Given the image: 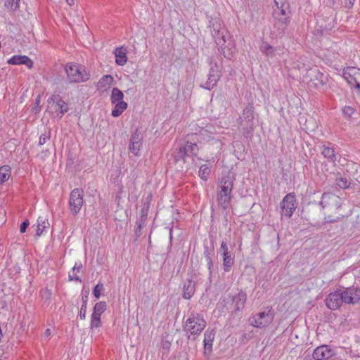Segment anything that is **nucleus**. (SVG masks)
Here are the masks:
<instances>
[{
  "mask_svg": "<svg viewBox=\"0 0 360 360\" xmlns=\"http://www.w3.org/2000/svg\"><path fill=\"white\" fill-rule=\"evenodd\" d=\"M319 205L324 214L323 224L337 222L344 217L338 212L342 206V200L334 193H324L321 196Z\"/></svg>",
  "mask_w": 360,
  "mask_h": 360,
  "instance_id": "nucleus-1",
  "label": "nucleus"
},
{
  "mask_svg": "<svg viewBox=\"0 0 360 360\" xmlns=\"http://www.w3.org/2000/svg\"><path fill=\"white\" fill-rule=\"evenodd\" d=\"M236 173L229 171L227 174L218 180L216 200L218 206L226 210L233 198V189L236 181Z\"/></svg>",
  "mask_w": 360,
  "mask_h": 360,
  "instance_id": "nucleus-2",
  "label": "nucleus"
},
{
  "mask_svg": "<svg viewBox=\"0 0 360 360\" xmlns=\"http://www.w3.org/2000/svg\"><path fill=\"white\" fill-rule=\"evenodd\" d=\"M207 326L203 316L198 313L192 312L185 321L184 330L188 339L195 340Z\"/></svg>",
  "mask_w": 360,
  "mask_h": 360,
  "instance_id": "nucleus-3",
  "label": "nucleus"
},
{
  "mask_svg": "<svg viewBox=\"0 0 360 360\" xmlns=\"http://www.w3.org/2000/svg\"><path fill=\"white\" fill-rule=\"evenodd\" d=\"M65 71L70 83L84 82L90 78L89 72L83 65L79 64L68 63L65 66Z\"/></svg>",
  "mask_w": 360,
  "mask_h": 360,
  "instance_id": "nucleus-4",
  "label": "nucleus"
},
{
  "mask_svg": "<svg viewBox=\"0 0 360 360\" xmlns=\"http://www.w3.org/2000/svg\"><path fill=\"white\" fill-rule=\"evenodd\" d=\"M209 27L217 45L224 46L226 43L229 34L223 22L220 19H212L210 20Z\"/></svg>",
  "mask_w": 360,
  "mask_h": 360,
  "instance_id": "nucleus-5",
  "label": "nucleus"
},
{
  "mask_svg": "<svg viewBox=\"0 0 360 360\" xmlns=\"http://www.w3.org/2000/svg\"><path fill=\"white\" fill-rule=\"evenodd\" d=\"M327 76L322 73L316 67L307 70L303 81L309 88L319 89L326 84Z\"/></svg>",
  "mask_w": 360,
  "mask_h": 360,
  "instance_id": "nucleus-6",
  "label": "nucleus"
},
{
  "mask_svg": "<svg viewBox=\"0 0 360 360\" xmlns=\"http://www.w3.org/2000/svg\"><path fill=\"white\" fill-rule=\"evenodd\" d=\"M254 105L248 103L240 116L239 126L244 135H248L254 131Z\"/></svg>",
  "mask_w": 360,
  "mask_h": 360,
  "instance_id": "nucleus-7",
  "label": "nucleus"
},
{
  "mask_svg": "<svg viewBox=\"0 0 360 360\" xmlns=\"http://www.w3.org/2000/svg\"><path fill=\"white\" fill-rule=\"evenodd\" d=\"M197 136V134L188 136V140L184 146L179 147L175 155L176 162L181 160H184L186 156H196L198 155L199 148L196 143L192 142V141H195Z\"/></svg>",
  "mask_w": 360,
  "mask_h": 360,
  "instance_id": "nucleus-8",
  "label": "nucleus"
},
{
  "mask_svg": "<svg viewBox=\"0 0 360 360\" xmlns=\"http://www.w3.org/2000/svg\"><path fill=\"white\" fill-rule=\"evenodd\" d=\"M123 98L124 94L121 90L117 87L112 89L110 101L115 105V108L111 112L112 117H119L127 109V103L124 101Z\"/></svg>",
  "mask_w": 360,
  "mask_h": 360,
  "instance_id": "nucleus-9",
  "label": "nucleus"
},
{
  "mask_svg": "<svg viewBox=\"0 0 360 360\" xmlns=\"http://www.w3.org/2000/svg\"><path fill=\"white\" fill-rule=\"evenodd\" d=\"M210 68L207 75V79L203 85L200 86L207 90L214 89L221 77V66L217 62H214L212 58H210Z\"/></svg>",
  "mask_w": 360,
  "mask_h": 360,
  "instance_id": "nucleus-10",
  "label": "nucleus"
},
{
  "mask_svg": "<svg viewBox=\"0 0 360 360\" xmlns=\"http://www.w3.org/2000/svg\"><path fill=\"white\" fill-rule=\"evenodd\" d=\"M276 4L278 5L276 1ZM289 13L288 6L285 4H282L280 8L277 6V9L274 11L273 15L276 21L275 24L278 25V29L282 32L284 31L290 21Z\"/></svg>",
  "mask_w": 360,
  "mask_h": 360,
  "instance_id": "nucleus-11",
  "label": "nucleus"
},
{
  "mask_svg": "<svg viewBox=\"0 0 360 360\" xmlns=\"http://www.w3.org/2000/svg\"><path fill=\"white\" fill-rule=\"evenodd\" d=\"M343 78L356 92H360V69L356 67H347L343 70Z\"/></svg>",
  "mask_w": 360,
  "mask_h": 360,
  "instance_id": "nucleus-12",
  "label": "nucleus"
},
{
  "mask_svg": "<svg viewBox=\"0 0 360 360\" xmlns=\"http://www.w3.org/2000/svg\"><path fill=\"white\" fill-rule=\"evenodd\" d=\"M274 313L269 309L267 311L256 314L252 317L251 325L255 328H263L269 326L274 321Z\"/></svg>",
  "mask_w": 360,
  "mask_h": 360,
  "instance_id": "nucleus-13",
  "label": "nucleus"
},
{
  "mask_svg": "<svg viewBox=\"0 0 360 360\" xmlns=\"http://www.w3.org/2000/svg\"><path fill=\"white\" fill-rule=\"evenodd\" d=\"M84 191L80 188H75L70 194L69 207L73 215L79 213L84 204Z\"/></svg>",
  "mask_w": 360,
  "mask_h": 360,
  "instance_id": "nucleus-14",
  "label": "nucleus"
},
{
  "mask_svg": "<svg viewBox=\"0 0 360 360\" xmlns=\"http://www.w3.org/2000/svg\"><path fill=\"white\" fill-rule=\"evenodd\" d=\"M247 300V295L243 290L231 297V303L227 306V310L237 314L243 309Z\"/></svg>",
  "mask_w": 360,
  "mask_h": 360,
  "instance_id": "nucleus-15",
  "label": "nucleus"
},
{
  "mask_svg": "<svg viewBox=\"0 0 360 360\" xmlns=\"http://www.w3.org/2000/svg\"><path fill=\"white\" fill-rule=\"evenodd\" d=\"M296 199L293 193L287 194L281 202V208L283 214L286 217H290L296 209Z\"/></svg>",
  "mask_w": 360,
  "mask_h": 360,
  "instance_id": "nucleus-16",
  "label": "nucleus"
},
{
  "mask_svg": "<svg viewBox=\"0 0 360 360\" xmlns=\"http://www.w3.org/2000/svg\"><path fill=\"white\" fill-rule=\"evenodd\" d=\"M47 102L54 106L56 116L59 118H61L63 115L68 111L69 108L68 104L58 94L51 96L49 98Z\"/></svg>",
  "mask_w": 360,
  "mask_h": 360,
  "instance_id": "nucleus-17",
  "label": "nucleus"
},
{
  "mask_svg": "<svg viewBox=\"0 0 360 360\" xmlns=\"http://www.w3.org/2000/svg\"><path fill=\"white\" fill-rule=\"evenodd\" d=\"M345 301L341 295V290L330 293L326 299V304L331 310L338 309Z\"/></svg>",
  "mask_w": 360,
  "mask_h": 360,
  "instance_id": "nucleus-18",
  "label": "nucleus"
},
{
  "mask_svg": "<svg viewBox=\"0 0 360 360\" xmlns=\"http://www.w3.org/2000/svg\"><path fill=\"white\" fill-rule=\"evenodd\" d=\"M341 295L345 303L354 304L360 300V289L356 287L347 288L344 290H341Z\"/></svg>",
  "mask_w": 360,
  "mask_h": 360,
  "instance_id": "nucleus-19",
  "label": "nucleus"
},
{
  "mask_svg": "<svg viewBox=\"0 0 360 360\" xmlns=\"http://www.w3.org/2000/svg\"><path fill=\"white\" fill-rule=\"evenodd\" d=\"M334 351L328 345H323L317 347L313 352L314 360H327L334 355Z\"/></svg>",
  "mask_w": 360,
  "mask_h": 360,
  "instance_id": "nucleus-20",
  "label": "nucleus"
},
{
  "mask_svg": "<svg viewBox=\"0 0 360 360\" xmlns=\"http://www.w3.org/2000/svg\"><path fill=\"white\" fill-rule=\"evenodd\" d=\"M143 136L141 132L136 130L135 132L131 135L130 138V142L129 146V150L135 155H138V153L142 146Z\"/></svg>",
  "mask_w": 360,
  "mask_h": 360,
  "instance_id": "nucleus-21",
  "label": "nucleus"
},
{
  "mask_svg": "<svg viewBox=\"0 0 360 360\" xmlns=\"http://www.w3.org/2000/svg\"><path fill=\"white\" fill-rule=\"evenodd\" d=\"M333 146V144L330 142L323 143L321 147V152L323 156L330 162L335 163L337 160V157Z\"/></svg>",
  "mask_w": 360,
  "mask_h": 360,
  "instance_id": "nucleus-22",
  "label": "nucleus"
},
{
  "mask_svg": "<svg viewBox=\"0 0 360 360\" xmlns=\"http://www.w3.org/2000/svg\"><path fill=\"white\" fill-rule=\"evenodd\" d=\"M227 44H224V46H220L223 56L229 59H232L236 52V44L233 41L231 40L229 37L227 38Z\"/></svg>",
  "mask_w": 360,
  "mask_h": 360,
  "instance_id": "nucleus-23",
  "label": "nucleus"
},
{
  "mask_svg": "<svg viewBox=\"0 0 360 360\" xmlns=\"http://www.w3.org/2000/svg\"><path fill=\"white\" fill-rule=\"evenodd\" d=\"M7 63L11 65H25L30 69L33 67V61L27 56H13Z\"/></svg>",
  "mask_w": 360,
  "mask_h": 360,
  "instance_id": "nucleus-24",
  "label": "nucleus"
},
{
  "mask_svg": "<svg viewBox=\"0 0 360 360\" xmlns=\"http://www.w3.org/2000/svg\"><path fill=\"white\" fill-rule=\"evenodd\" d=\"M195 281L187 279L184 285L182 297L186 300L191 299L195 292Z\"/></svg>",
  "mask_w": 360,
  "mask_h": 360,
  "instance_id": "nucleus-25",
  "label": "nucleus"
},
{
  "mask_svg": "<svg viewBox=\"0 0 360 360\" xmlns=\"http://www.w3.org/2000/svg\"><path fill=\"white\" fill-rule=\"evenodd\" d=\"M215 337V331L214 330H207L204 334V349L205 352H210L212 348V342Z\"/></svg>",
  "mask_w": 360,
  "mask_h": 360,
  "instance_id": "nucleus-26",
  "label": "nucleus"
},
{
  "mask_svg": "<svg viewBox=\"0 0 360 360\" xmlns=\"http://www.w3.org/2000/svg\"><path fill=\"white\" fill-rule=\"evenodd\" d=\"M116 58V63L119 65H124L127 61V49L123 46L117 48L114 51Z\"/></svg>",
  "mask_w": 360,
  "mask_h": 360,
  "instance_id": "nucleus-27",
  "label": "nucleus"
},
{
  "mask_svg": "<svg viewBox=\"0 0 360 360\" xmlns=\"http://www.w3.org/2000/svg\"><path fill=\"white\" fill-rule=\"evenodd\" d=\"M214 253L213 248H210L207 245H204V251L203 255L205 258L207 268L210 271V275L212 274V269L214 267L213 262H212V255Z\"/></svg>",
  "mask_w": 360,
  "mask_h": 360,
  "instance_id": "nucleus-28",
  "label": "nucleus"
},
{
  "mask_svg": "<svg viewBox=\"0 0 360 360\" xmlns=\"http://www.w3.org/2000/svg\"><path fill=\"white\" fill-rule=\"evenodd\" d=\"M223 269L224 271L229 272L234 264V257L230 252H222Z\"/></svg>",
  "mask_w": 360,
  "mask_h": 360,
  "instance_id": "nucleus-29",
  "label": "nucleus"
},
{
  "mask_svg": "<svg viewBox=\"0 0 360 360\" xmlns=\"http://www.w3.org/2000/svg\"><path fill=\"white\" fill-rule=\"evenodd\" d=\"M113 82L114 79L112 76L110 75H105L103 76L98 81L97 88L98 90H105L110 86Z\"/></svg>",
  "mask_w": 360,
  "mask_h": 360,
  "instance_id": "nucleus-30",
  "label": "nucleus"
},
{
  "mask_svg": "<svg viewBox=\"0 0 360 360\" xmlns=\"http://www.w3.org/2000/svg\"><path fill=\"white\" fill-rule=\"evenodd\" d=\"M49 222L47 219L44 217H39L37 219V236H40L44 231L49 228Z\"/></svg>",
  "mask_w": 360,
  "mask_h": 360,
  "instance_id": "nucleus-31",
  "label": "nucleus"
},
{
  "mask_svg": "<svg viewBox=\"0 0 360 360\" xmlns=\"http://www.w3.org/2000/svg\"><path fill=\"white\" fill-rule=\"evenodd\" d=\"M335 184L342 189L349 188L351 185V179L349 177L339 175L335 178Z\"/></svg>",
  "mask_w": 360,
  "mask_h": 360,
  "instance_id": "nucleus-32",
  "label": "nucleus"
},
{
  "mask_svg": "<svg viewBox=\"0 0 360 360\" xmlns=\"http://www.w3.org/2000/svg\"><path fill=\"white\" fill-rule=\"evenodd\" d=\"M148 213V206H144L141 209L139 218L136 221V224H139V228H143L146 225Z\"/></svg>",
  "mask_w": 360,
  "mask_h": 360,
  "instance_id": "nucleus-33",
  "label": "nucleus"
},
{
  "mask_svg": "<svg viewBox=\"0 0 360 360\" xmlns=\"http://www.w3.org/2000/svg\"><path fill=\"white\" fill-rule=\"evenodd\" d=\"M260 51L268 57H273L275 55V49L267 42L263 41L260 46Z\"/></svg>",
  "mask_w": 360,
  "mask_h": 360,
  "instance_id": "nucleus-34",
  "label": "nucleus"
},
{
  "mask_svg": "<svg viewBox=\"0 0 360 360\" xmlns=\"http://www.w3.org/2000/svg\"><path fill=\"white\" fill-rule=\"evenodd\" d=\"M11 167L8 165H4L0 167V182L6 181L11 176Z\"/></svg>",
  "mask_w": 360,
  "mask_h": 360,
  "instance_id": "nucleus-35",
  "label": "nucleus"
},
{
  "mask_svg": "<svg viewBox=\"0 0 360 360\" xmlns=\"http://www.w3.org/2000/svg\"><path fill=\"white\" fill-rule=\"evenodd\" d=\"M106 310V303L99 302L96 303L94 307V311L91 315L101 317V314Z\"/></svg>",
  "mask_w": 360,
  "mask_h": 360,
  "instance_id": "nucleus-36",
  "label": "nucleus"
},
{
  "mask_svg": "<svg viewBox=\"0 0 360 360\" xmlns=\"http://www.w3.org/2000/svg\"><path fill=\"white\" fill-rule=\"evenodd\" d=\"M211 169L207 165H202L199 169V176L204 181H207L210 175Z\"/></svg>",
  "mask_w": 360,
  "mask_h": 360,
  "instance_id": "nucleus-37",
  "label": "nucleus"
},
{
  "mask_svg": "<svg viewBox=\"0 0 360 360\" xmlns=\"http://www.w3.org/2000/svg\"><path fill=\"white\" fill-rule=\"evenodd\" d=\"M82 307L80 309L79 316L81 319H85L86 307H87V302H88V292L86 293V295L82 296Z\"/></svg>",
  "mask_w": 360,
  "mask_h": 360,
  "instance_id": "nucleus-38",
  "label": "nucleus"
},
{
  "mask_svg": "<svg viewBox=\"0 0 360 360\" xmlns=\"http://www.w3.org/2000/svg\"><path fill=\"white\" fill-rule=\"evenodd\" d=\"M20 1V0H6L4 6L9 11L13 12L19 8Z\"/></svg>",
  "mask_w": 360,
  "mask_h": 360,
  "instance_id": "nucleus-39",
  "label": "nucleus"
},
{
  "mask_svg": "<svg viewBox=\"0 0 360 360\" xmlns=\"http://www.w3.org/2000/svg\"><path fill=\"white\" fill-rule=\"evenodd\" d=\"M342 114L345 118H351L355 113V110L352 106H345L342 109Z\"/></svg>",
  "mask_w": 360,
  "mask_h": 360,
  "instance_id": "nucleus-40",
  "label": "nucleus"
},
{
  "mask_svg": "<svg viewBox=\"0 0 360 360\" xmlns=\"http://www.w3.org/2000/svg\"><path fill=\"white\" fill-rule=\"evenodd\" d=\"M51 139V132L50 131H45L43 134L39 136V145H44L48 140Z\"/></svg>",
  "mask_w": 360,
  "mask_h": 360,
  "instance_id": "nucleus-41",
  "label": "nucleus"
},
{
  "mask_svg": "<svg viewBox=\"0 0 360 360\" xmlns=\"http://www.w3.org/2000/svg\"><path fill=\"white\" fill-rule=\"evenodd\" d=\"M90 325L91 328H99L101 326V317L91 315Z\"/></svg>",
  "mask_w": 360,
  "mask_h": 360,
  "instance_id": "nucleus-42",
  "label": "nucleus"
},
{
  "mask_svg": "<svg viewBox=\"0 0 360 360\" xmlns=\"http://www.w3.org/2000/svg\"><path fill=\"white\" fill-rule=\"evenodd\" d=\"M103 290V284H97L93 290V294L95 296L96 298L98 299L101 296V292Z\"/></svg>",
  "mask_w": 360,
  "mask_h": 360,
  "instance_id": "nucleus-43",
  "label": "nucleus"
},
{
  "mask_svg": "<svg viewBox=\"0 0 360 360\" xmlns=\"http://www.w3.org/2000/svg\"><path fill=\"white\" fill-rule=\"evenodd\" d=\"M39 104H40V98H39V96H38L36 99L34 106L32 108V112L37 114L38 112H40L41 108L39 106Z\"/></svg>",
  "mask_w": 360,
  "mask_h": 360,
  "instance_id": "nucleus-44",
  "label": "nucleus"
},
{
  "mask_svg": "<svg viewBox=\"0 0 360 360\" xmlns=\"http://www.w3.org/2000/svg\"><path fill=\"white\" fill-rule=\"evenodd\" d=\"M30 223L27 219L25 220L21 224L20 227V231L21 233H25Z\"/></svg>",
  "mask_w": 360,
  "mask_h": 360,
  "instance_id": "nucleus-45",
  "label": "nucleus"
},
{
  "mask_svg": "<svg viewBox=\"0 0 360 360\" xmlns=\"http://www.w3.org/2000/svg\"><path fill=\"white\" fill-rule=\"evenodd\" d=\"M220 249L223 251V252H230V251L228 250V247L225 241H222L221 243Z\"/></svg>",
  "mask_w": 360,
  "mask_h": 360,
  "instance_id": "nucleus-46",
  "label": "nucleus"
},
{
  "mask_svg": "<svg viewBox=\"0 0 360 360\" xmlns=\"http://www.w3.org/2000/svg\"><path fill=\"white\" fill-rule=\"evenodd\" d=\"M69 279H70V281H75L82 282V280L80 279V278L78 276L75 275V274L73 275V276L70 274L69 275Z\"/></svg>",
  "mask_w": 360,
  "mask_h": 360,
  "instance_id": "nucleus-47",
  "label": "nucleus"
},
{
  "mask_svg": "<svg viewBox=\"0 0 360 360\" xmlns=\"http://www.w3.org/2000/svg\"><path fill=\"white\" fill-rule=\"evenodd\" d=\"M170 342L168 341H162V347L164 349H169L170 347Z\"/></svg>",
  "mask_w": 360,
  "mask_h": 360,
  "instance_id": "nucleus-48",
  "label": "nucleus"
},
{
  "mask_svg": "<svg viewBox=\"0 0 360 360\" xmlns=\"http://www.w3.org/2000/svg\"><path fill=\"white\" fill-rule=\"evenodd\" d=\"M82 264L81 263H79V264L76 263L72 268V271H79L80 269H82Z\"/></svg>",
  "mask_w": 360,
  "mask_h": 360,
  "instance_id": "nucleus-49",
  "label": "nucleus"
},
{
  "mask_svg": "<svg viewBox=\"0 0 360 360\" xmlns=\"http://www.w3.org/2000/svg\"><path fill=\"white\" fill-rule=\"evenodd\" d=\"M355 0H345V5L348 8H351L353 6Z\"/></svg>",
  "mask_w": 360,
  "mask_h": 360,
  "instance_id": "nucleus-50",
  "label": "nucleus"
},
{
  "mask_svg": "<svg viewBox=\"0 0 360 360\" xmlns=\"http://www.w3.org/2000/svg\"><path fill=\"white\" fill-rule=\"evenodd\" d=\"M141 229H142V228H139V224H137V227H136V229L135 230V234H136V237H140L141 236Z\"/></svg>",
  "mask_w": 360,
  "mask_h": 360,
  "instance_id": "nucleus-51",
  "label": "nucleus"
},
{
  "mask_svg": "<svg viewBox=\"0 0 360 360\" xmlns=\"http://www.w3.org/2000/svg\"><path fill=\"white\" fill-rule=\"evenodd\" d=\"M66 2L70 6H72L74 4V0H66Z\"/></svg>",
  "mask_w": 360,
  "mask_h": 360,
  "instance_id": "nucleus-52",
  "label": "nucleus"
},
{
  "mask_svg": "<svg viewBox=\"0 0 360 360\" xmlns=\"http://www.w3.org/2000/svg\"><path fill=\"white\" fill-rule=\"evenodd\" d=\"M45 335H46V336L50 335H51V330H50V329H49V328H48V329H46V330H45Z\"/></svg>",
  "mask_w": 360,
  "mask_h": 360,
  "instance_id": "nucleus-53",
  "label": "nucleus"
},
{
  "mask_svg": "<svg viewBox=\"0 0 360 360\" xmlns=\"http://www.w3.org/2000/svg\"><path fill=\"white\" fill-rule=\"evenodd\" d=\"M169 240H170V243H172V230H170V232H169Z\"/></svg>",
  "mask_w": 360,
  "mask_h": 360,
  "instance_id": "nucleus-54",
  "label": "nucleus"
},
{
  "mask_svg": "<svg viewBox=\"0 0 360 360\" xmlns=\"http://www.w3.org/2000/svg\"><path fill=\"white\" fill-rule=\"evenodd\" d=\"M123 190V186L121 185L120 187V192L122 193Z\"/></svg>",
  "mask_w": 360,
  "mask_h": 360,
  "instance_id": "nucleus-55",
  "label": "nucleus"
}]
</instances>
